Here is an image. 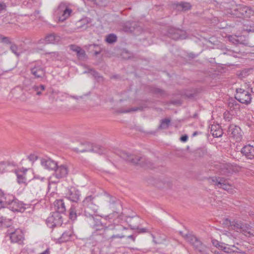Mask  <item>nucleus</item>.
I'll use <instances>...</instances> for the list:
<instances>
[{"label": "nucleus", "instance_id": "nucleus-16", "mask_svg": "<svg viewBox=\"0 0 254 254\" xmlns=\"http://www.w3.org/2000/svg\"><path fill=\"white\" fill-rule=\"evenodd\" d=\"M31 73L35 78H42L45 75V71L40 63H35L30 68Z\"/></svg>", "mask_w": 254, "mask_h": 254}, {"label": "nucleus", "instance_id": "nucleus-28", "mask_svg": "<svg viewBox=\"0 0 254 254\" xmlns=\"http://www.w3.org/2000/svg\"><path fill=\"white\" fill-rule=\"evenodd\" d=\"M211 132L213 137H219L223 134V130L219 125H212L211 127Z\"/></svg>", "mask_w": 254, "mask_h": 254}, {"label": "nucleus", "instance_id": "nucleus-12", "mask_svg": "<svg viewBox=\"0 0 254 254\" xmlns=\"http://www.w3.org/2000/svg\"><path fill=\"white\" fill-rule=\"evenodd\" d=\"M228 133L230 137L235 139L236 141H240L242 138L241 129L238 126L231 125L229 126Z\"/></svg>", "mask_w": 254, "mask_h": 254}, {"label": "nucleus", "instance_id": "nucleus-60", "mask_svg": "<svg viewBox=\"0 0 254 254\" xmlns=\"http://www.w3.org/2000/svg\"><path fill=\"white\" fill-rule=\"evenodd\" d=\"M47 54L51 55L52 57H58L59 56V53L56 52H49Z\"/></svg>", "mask_w": 254, "mask_h": 254}, {"label": "nucleus", "instance_id": "nucleus-24", "mask_svg": "<svg viewBox=\"0 0 254 254\" xmlns=\"http://www.w3.org/2000/svg\"><path fill=\"white\" fill-rule=\"evenodd\" d=\"M15 197L12 194H3L0 199V203L2 204L4 207H8L9 204L14 200Z\"/></svg>", "mask_w": 254, "mask_h": 254}, {"label": "nucleus", "instance_id": "nucleus-5", "mask_svg": "<svg viewBox=\"0 0 254 254\" xmlns=\"http://www.w3.org/2000/svg\"><path fill=\"white\" fill-rule=\"evenodd\" d=\"M45 89V86L43 85H33L31 87L28 88L25 87L23 90L20 88H17V89L22 92V94L19 98L21 100H25L27 98L29 97V95L36 92V94L38 95L41 94V92L44 90Z\"/></svg>", "mask_w": 254, "mask_h": 254}, {"label": "nucleus", "instance_id": "nucleus-47", "mask_svg": "<svg viewBox=\"0 0 254 254\" xmlns=\"http://www.w3.org/2000/svg\"><path fill=\"white\" fill-rule=\"evenodd\" d=\"M0 223H1L2 225L4 227H9L11 225V221L10 220L6 221L5 219H3L2 218L0 221Z\"/></svg>", "mask_w": 254, "mask_h": 254}, {"label": "nucleus", "instance_id": "nucleus-55", "mask_svg": "<svg viewBox=\"0 0 254 254\" xmlns=\"http://www.w3.org/2000/svg\"><path fill=\"white\" fill-rule=\"evenodd\" d=\"M109 196L110 197L109 202L110 204H114L117 202V199L116 197L111 196L110 195H109Z\"/></svg>", "mask_w": 254, "mask_h": 254}, {"label": "nucleus", "instance_id": "nucleus-63", "mask_svg": "<svg viewBox=\"0 0 254 254\" xmlns=\"http://www.w3.org/2000/svg\"><path fill=\"white\" fill-rule=\"evenodd\" d=\"M40 254H49V250L48 249L46 250H45L44 252H43V253H42Z\"/></svg>", "mask_w": 254, "mask_h": 254}, {"label": "nucleus", "instance_id": "nucleus-29", "mask_svg": "<svg viewBox=\"0 0 254 254\" xmlns=\"http://www.w3.org/2000/svg\"><path fill=\"white\" fill-rule=\"evenodd\" d=\"M27 171L26 169L21 171L20 170L15 172L17 176V182L19 184H24L26 183V179L25 177V172Z\"/></svg>", "mask_w": 254, "mask_h": 254}, {"label": "nucleus", "instance_id": "nucleus-64", "mask_svg": "<svg viewBox=\"0 0 254 254\" xmlns=\"http://www.w3.org/2000/svg\"><path fill=\"white\" fill-rule=\"evenodd\" d=\"M213 253L214 254H221L219 251H216V250H215L214 252H213Z\"/></svg>", "mask_w": 254, "mask_h": 254}, {"label": "nucleus", "instance_id": "nucleus-54", "mask_svg": "<svg viewBox=\"0 0 254 254\" xmlns=\"http://www.w3.org/2000/svg\"><path fill=\"white\" fill-rule=\"evenodd\" d=\"M81 48L79 47H78V46H73V45H71V49L75 52L76 53V54L78 52V51L80 50H81Z\"/></svg>", "mask_w": 254, "mask_h": 254}, {"label": "nucleus", "instance_id": "nucleus-37", "mask_svg": "<svg viewBox=\"0 0 254 254\" xmlns=\"http://www.w3.org/2000/svg\"><path fill=\"white\" fill-rule=\"evenodd\" d=\"M117 40V37L114 34H110L108 35L106 38V42L109 44L115 43Z\"/></svg>", "mask_w": 254, "mask_h": 254}, {"label": "nucleus", "instance_id": "nucleus-4", "mask_svg": "<svg viewBox=\"0 0 254 254\" xmlns=\"http://www.w3.org/2000/svg\"><path fill=\"white\" fill-rule=\"evenodd\" d=\"M186 240L189 242L196 251L202 254H207L208 249L202 242L195 236L191 234H186L184 236Z\"/></svg>", "mask_w": 254, "mask_h": 254}, {"label": "nucleus", "instance_id": "nucleus-18", "mask_svg": "<svg viewBox=\"0 0 254 254\" xmlns=\"http://www.w3.org/2000/svg\"><path fill=\"white\" fill-rule=\"evenodd\" d=\"M68 172L67 167L64 165H57L54 170L53 176L58 179H60L65 177Z\"/></svg>", "mask_w": 254, "mask_h": 254}, {"label": "nucleus", "instance_id": "nucleus-35", "mask_svg": "<svg viewBox=\"0 0 254 254\" xmlns=\"http://www.w3.org/2000/svg\"><path fill=\"white\" fill-rule=\"evenodd\" d=\"M209 153L207 151V149L205 148H201L197 150L196 155L199 157H203L206 156H208Z\"/></svg>", "mask_w": 254, "mask_h": 254}, {"label": "nucleus", "instance_id": "nucleus-15", "mask_svg": "<svg viewBox=\"0 0 254 254\" xmlns=\"http://www.w3.org/2000/svg\"><path fill=\"white\" fill-rule=\"evenodd\" d=\"M237 11L239 13L236 14L237 17H248L254 13L253 10L250 7L244 5H237Z\"/></svg>", "mask_w": 254, "mask_h": 254}, {"label": "nucleus", "instance_id": "nucleus-25", "mask_svg": "<svg viewBox=\"0 0 254 254\" xmlns=\"http://www.w3.org/2000/svg\"><path fill=\"white\" fill-rule=\"evenodd\" d=\"M42 184L37 180H33L29 184L30 191L34 194H37L41 190Z\"/></svg>", "mask_w": 254, "mask_h": 254}, {"label": "nucleus", "instance_id": "nucleus-9", "mask_svg": "<svg viewBox=\"0 0 254 254\" xmlns=\"http://www.w3.org/2000/svg\"><path fill=\"white\" fill-rule=\"evenodd\" d=\"M211 182L214 183V186L218 188L229 191L232 190V186L229 183V180L223 177H212L210 178Z\"/></svg>", "mask_w": 254, "mask_h": 254}, {"label": "nucleus", "instance_id": "nucleus-62", "mask_svg": "<svg viewBox=\"0 0 254 254\" xmlns=\"http://www.w3.org/2000/svg\"><path fill=\"white\" fill-rule=\"evenodd\" d=\"M127 238L128 239H131L133 242L135 241V237L133 236V235H130L127 236Z\"/></svg>", "mask_w": 254, "mask_h": 254}, {"label": "nucleus", "instance_id": "nucleus-31", "mask_svg": "<svg viewBox=\"0 0 254 254\" xmlns=\"http://www.w3.org/2000/svg\"><path fill=\"white\" fill-rule=\"evenodd\" d=\"M73 232L71 230H68L65 231L62 235L60 239L61 242H65L68 241L72 236Z\"/></svg>", "mask_w": 254, "mask_h": 254}, {"label": "nucleus", "instance_id": "nucleus-3", "mask_svg": "<svg viewBox=\"0 0 254 254\" xmlns=\"http://www.w3.org/2000/svg\"><path fill=\"white\" fill-rule=\"evenodd\" d=\"M72 150L77 153L90 152L99 154H104L106 151L105 148L101 145L88 142H81L78 147L73 148Z\"/></svg>", "mask_w": 254, "mask_h": 254}, {"label": "nucleus", "instance_id": "nucleus-34", "mask_svg": "<svg viewBox=\"0 0 254 254\" xmlns=\"http://www.w3.org/2000/svg\"><path fill=\"white\" fill-rule=\"evenodd\" d=\"M107 236H108V238L104 239V242L105 241H109L110 240V242H111L113 239H115V238L122 239L123 238H125L126 237V235L123 233L111 235V234H109V232H108L107 233Z\"/></svg>", "mask_w": 254, "mask_h": 254}, {"label": "nucleus", "instance_id": "nucleus-30", "mask_svg": "<svg viewBox=\"0 0 254 254\" xmlns=\"http://www.w3.org/2000/svg\"><path fill=\"white\" fill-rule=\"evenodd\" d=\"M69 218L71 220H75L77 215L80 214V212H77L75 205H72L69 209Z\"/></svg>", "mask_w": 254, "mask_h": 254}, {"label": "nucleus", "instance_id": "nucleus-2", "mask_svg": "<svg viewBox=\"0 0 254 254\" xmlns=\"http://www.w3.org/2000/svg\"><path fill=\"white\" fill-rule=\"evenodd\" d=\"M118 155L125 161L132 164H139L142 166L151 167L152 163L145 157L141 156L130 154L124 151H119Z\"/></svg>", "mask_w": 254, "mask_h": 254}, {"label": "nucleus", "instance_id": "nucleus-22", "mask_svg": "<svg viewBox=\"0 0 254 254\" xmlns=\"http://www.w3.org/2000/svg\"><path fill=\"white\" fill-rule=\"evenodd\" d=\"M54 212L65 215L66 211L65 206L63 199L56 200L54 203Z\"/></svg>", "mask_w": 254, "mask_h": 254}, {"label": "nucleus", "instance_id": "nucleus-21", "mask_svg": "<svg viewBox=\"0 0 254 254\" xmlns=\"http://www.w3.org/2000/svg\"><path fill=\"white\" fill-rule=\"evenodd\" d=\"M98 206L94 203H89L84 207V214L86 218L90 217L96 215Z\"/></svg>", "mask_w": 254, "mask_h": 254}, {"label": "nucleus", "instance_id": "nucleus-11", "mask_svg": "<svg viewBox=\"0 0 254 254\" xmlns=\"http://www.w3.org/2000/svg\"><path fill=\"white\" fill-rule=\"evenodd\" d=\"M167 35L175 40L185 39L186 37V33L185 31L174 27L168 28Z\"/></svg>", "mask_w": 254, "mask_h": 254}, {"label": "nucleus", "instance_id": "nucleus-43", "mask_svg": "<svg viewBox=\"0 0 254 254\" xmlns=\"http://www.w3.org/2000/svg\"><path fill=\"white\" fill-rule=\"evenodd\" d=\"M93 197L92 195L86 197L82 201L83 206L85 207V206L89 205V203H93Z\"/></svg>", "mask_w": 254, "mask_h": 254}, {"label": "nucleus", "instance_id": "nucleus-10", "mask_svg": "<svg viewBox=\"0 0 254 254\" xmlns=\"http://www.w3.org/2000/svg\"><path fill=\"white\" fill-rule=\"evenodd\" d=\"M7 236L9 237L12 243H20L23 238V234L19 229L14 230L12 228L8 229L7 231Z\"/></svg>", "mask_w": 254, "mask_h": 254}, {"label": "nucleus", "instance_id": "nucleus-53", "mask_svg": "<svg viewBox=\"0 0 254 254\" xmlns=\"http://www.w3.org/2000/svg\"><path fill=\"white\" fill-rule=\"evenodd\" d=\"M224 118L226 121L228 122L230 121L232 119L230 115L228 113H225L224 114Z\"/></svg>", "mask_w": 254, "mask_h": 254}, {"label": "nucleus", "instance_id": "nucleus-45", "mask_svg": "<svg viewBox=\"0 0 254 254\" xmlns=\"http://www.w3.org/2000/svg\"><path fill=\"white\" fill-rule=\"evenodd\" d=\"M180 6L185 10H188L190 8L191 5L189 3L182 2L179 4Z\"/></svg>", "mask_w": 254, "mask_h": 254}, {"label": "nucleus", "instance_id": "nucleus-59", "mask_svg": "<svg viewBox=\"0 0 254 254\" xmlns=\"http://www.w3.org/2000/svg\"><path fill=\"white\" fill-rule=\"evenodd\" d=\"M6 8V5L4 3H0V12H1L3 10L5 9Z\"/></svg>", "mask_w": 254, "mask_h": 254}, {"label": "nucleus", "instance_id": "nucleus-20", "mask_svg": "<svg viewBox=\"0 0 254 254\" xmlns=\"http://www.w3.org/2000/svg\"><path fill=\"white\" fill-rule=\"evenodd\" d=\"M41 165L45 168L49 170H55L57 167V163L50 158H42L41 159Z\"/></svg>", "mask_w": 254, "mask_h": 254}, {"label": "nucleus", "instance_id": "nucleus-8", "mask_svg": "<svg viewBox=\"0 0 254 254\" xmlns=\"http://www.w3.org/2000/svg\"><path fill=\"white\" fill-rule=\"evenodd\" d=\"M235 98L242 104H250L252 101V95L248 91L242 88L236 89Z\"/></svg>", "mask_w": 254, "mask_h": 254}, {"label": "nucleus", "instance_id": "nucleus-40", "mask_svg": "<svg viewBox=\"0 0 254 254\" xmlns=\"http://www.w3.org/2000/svg\"><path fill=\"white\" fill-rule=\"evenodd\" d=\"M170 120L168 119H165L161 121V123L159 126V128H162V129H166L169 126V124L170 123Z\"/></svg>", "mask_w": 254, "mask_h": 254}, {"label": "nucleus", "instance_id": "nucleus-39", "mask_svg": "<svg viewBox=\"0 0 254 254\" xmlns=\"http://www.w3.org/2000/svg\"><path fill=\"white\" fill-rule=\"evenodd\" d=\"M143 107L140 106L138 107L131 108L128 110L120 109L119 112L122 113H127L131 112H136L137 111H142Z\"/></svg>", "mask_w": 254, "mask_h": 254}, {"label": "nucleus", "instance_id": "nucleus-58", "mask_svg": "<svg viewBox=\"0 0 254 254\" xmlns=\"http://www.w3.org/2000/svg\"><path fill=\"white\" fill-rule=\"evenodd\" d=\"M188 139V136L187 135H183L181 137L180 139L183 142H186Z\"/></svg>", "mask_w": 254, "mask_h": 254}, {"label": "nucleus", "instance_id": "nucleus-19", "mask_svg": "<svg viewBox=\"0 0 254 254\" xmlns=\"http://www.w3.org/2000/svg\"><path fill=\"white\" fill-rule=\"evenodd\" d=\"M25 204H24L21 201H19L17 199L15 198L9 205L7 207L8 209L12 211H24L25 209Z\"/></svg>", "mask_w": 254, "mask_h": 254}, {"label": "nucleus", "instance_id": "nucleus-17", "mask_svg": "<svg viewBox=\"0 0 254 254\" xmlns=\"http://www.w3.org/2000/svg\"><path fill=\"white\" fill-rule=\"evenodd\" d=\"M241 153L247 159L254 160V146L251 144L245 145L241 148Z\"/></svg>", "mask_w": 254, "mask_h": 254}, {"label": "nucleus", "instance_id": "nucleus-56", "mask_svg": "<svg viewBox=\"0 0 254 254\" xmlns=\"http://www.w3.org/2000/svg\"><path fill=\"white\" fill-rule=\"evenodd\" d=\"M250 71V69H244L241 71V75L244 77L245 76H247L248 73V72Z\"/></svg>", "mask_w": 254, "mask_h": 254}, {"label": "nucleus", "instance_id": "nucleus-33", "mask_svg": "<svg viewBox=\"0 0 254 254\" xmlns=\"http://www.w3.org/2000/svg\"><path fill=\"white\" fill-rule=\"evenodd\" d=\"M230 226L233 230L235 231L240 232L241 231V228L242 226V223L241 221H233L230 222Z\"/></svg>", "mask_w": 254, "mask_h": 254}, {"label": "nucleus", "instance_id": "nucleus-50", "mask_svg": "<svg viewBox=\"0 0 254 254\" xmlns=\"http://www.w3.org/2000/svg\"><path fill=\"white\" fill-rule=\"evenodd\" d=\"M132 229H136L139 233H144L149 232V229L146 228H139L138 227L133 228Z\"/></svg>", "mask_w": 254, "mask_h": 254}, {"label": "nucleus", "instance_id": "nucleus-7", "mask_svg": "<svg viewBox=\"0 0 254 254\" xmlns=\"http://www.w3.org/2000/svg\"><path fill=\"white\" fill-rule=\"evenodd\" d=\"M63 214L54 211L46 219L47 225L51 228L61 226L63 223Z\"/></svg>", "mask_w": 254, "mask_h": 254}, {"label": "nucleus", "instance_id": "nucleus-14", "mask_svg": "<svg viewBox=\"0 0 254 254\" xmlns=\"http://www.w3.org/2000/svg\"><path fill=\"white\" fill-rule=\"evenodd\" d=\"M221 251L229 254H246L245 252L237 247L235 243L233 244L224 243Z\"/></svg>", "mask_w": 254, "mask_h": 254}, {"label": "nucleus", "instance_id": "nucleus-1", "mask_svg": "<svg viewBox=\"0 0 254 254\" xmlns=\"http://www.w3.org/2000/svg\"><path fill=\"white\" fill-rule=\"evenodd\" d=\"M87 222L93 229L92 235L90 237V240L95 241L96 243L104 242V239L108 238L107 233L112 230L118 229L121 231H126L127 229L122 226H117L119 228L115 226L107 227L103 224L99 216L95 215L87 218Z\"/></svg>", "mask_w": 254, "mask_h": 254}, {"label": "nucleus", "instance_id": "nucleus-26", "mask_svg": "<svg viewBox=\"0 0 254 254\" xmlns=\"http://www.w3.org/2000/svg\"><path fill=\"white\" fill-rule=\"evenodd\" d=\"M137 26V24L135 22L128 21L124 23L123 29L126 32H132Z\"/></svg>", "mask_w": 254, "mask_h": 254}, {"label": "nucleus", "instance_id": "nucleus-49", "mask_svg": "<svg viewBox=\"0 0 254 254\" xmlns=\"http://www.w3.org/2000/svg\"><path fill=\"white\" fill-rule=\"evenodd\" d=\"M90 73L91 74H92L93 76H94L95 77H98L99 73L98 72L95 71V70L93 69H89L88 71H84V73Z\"/></svg>", "mask_w": 254, "mask_h": 254}, {"label": "nucleus", "instance_id": "nucleus-27", "mask_svg": "<svg viewBox=\"0 0 254 254\" xmlns=\"http://www.w3.org/2000/svg\"><path fill=\"white\" fill-rule=\"evenodd\" d=\"M85 47L90 53H93L95 56H97L100 54L102 51L100 46L95 44L88 45L86 46Z\"/></svg>", "mask_w": 254, "mask_h": 254}, {"label": "nucleus", "instance_id": "nucleus-44", "mask_svg": "<svg viewBox=\"0 0 254 254\" xmlns=\"http://www.w3.org/2000/svg\"><path fill=\"white\" fill-rule=\"evenodd\" d=\"M228 39L230 42L234 44H241L236 36L230 35L228 37Z\"/></svg>", "mask_w": 254, "mask_h": 254}, {"label": "nucleus", "instance_id": "nucleus-48", "mask_svg": "<svg viewBox=\"0 0 254 254\" xmlns=\"http://www.w3.org/2000/svg\"><path fill=\"white\" fill-rule=\"evenodd\" d=\"M153 92L156 94L161 96L165 94V91L162 89L158 88H154L153 90Z\"/></svg>", "mask_w": 254, "mask_h": 254}, {"label": "nucleus", "instance_id": "nucleus-38", "mask_svg": "<svg viewBox=\"0 0 254 254\" xmlns=\"http://www.w3.org/2000/svg\"><path fill=\"white\" fill-rule=\"evenodd\" d=\"M10 50L12 53H13L17 57H19L20 55V53L18 52V46L14 43H12L10 46Z\"/></svg>", "mask_w": 254, "mask_h": 254}, {"label": "nucleus", "instance_id": "nucleus-36", "mask_svg": "<svg viewBox=\"0 0 254 254\" xmlns=\"http://www.w3.org/2000/svg\"><path fill=\"white\" fill-rule=\"evenodd\" d=\"M251 228H250V226L249 225L247 224H244L242 223V226L241 228V231L240 232L241 233H248L250 234V235H252L253 236H254L252 234V233L251 232Z\"/></svg>", "mask_w": 254, "mask_h": 254}, {"label": "nucleus", "instance_id": "nucleus-32", "mask_svg": "<svg viewBox=\"0 0 254 254\" xmlns=\"http://www.w3.org/2000/svg\"><path fill=\"white\" fill-rule=\"evenodd\" d=\"M11 164L8 162H0V173H3L5 172L10 171Z\"/></svg>", "mask_w": 254, "mask_h": 254}, {"label": "nucleus", "instance_id": "nucleus-23", "mask_svg": "<svg viewBox=\"0 0 254 254\" xmlns=\"http://www.w3.org/2000/svg\"><path fill=\"white\" fill-rule=\"evenodd\" d=\"M45 41L47 44H57L61 40V37L57 34L52 33L47 35L44 40H41L40 41Z\"/></svg>", "mask_w": 254, "mask_h": 254}, {"label": "nucleus", "instance_id": "nucleus-61", "mask_svg": "<svg viewBox=\"0 0 254 254\" xmlns=\"http://www.w3.org/2000/svg\"><path fill=\"white\" fill-rule=\"evenodd\" d=\"M232 14L236 16V14L239 13V11H237V7L235 8L232 11Z\"/></svg>", "mask_w": 254, "mask_h": 254}, {"label": "nucleus", "instance_id": "nucleus-51", "mask_svg": "<svg viewBox=\"0 0 254 254\" xmlns=\"http://www.w3.org/2000/svg\"><path fill=\"white\" fill-rule=\"evenodd\" d=\"M245 30L248 32H254V24H250Z\"/></svg>", "mask_w": 254, "mask_h": 254}, {"label": "nucleus", "instance_id": "nucleus-6", "mask_svg": "<svg viewBox=\"0 0 254 254\" xmlns=\"http://www.w3.org/2000/svg\"><path fill=\"white\" fill-rule=\"evenodd\" d=\"M71 12L72 10L67 7L66 4L62 2L55 10V15L59 21L63 22L70 16Z\"/></svg>", "mask_w": 254, "mask_h": 254}, {"label": "nucleus", "instance_id": "nucleus-52", "mask_svg": "<svg viewBox=\"0 0 254 254\" xmlns=\"http://www.w3.org/2000/svg\"><path fill=\"white\" fill-rule=\"evenodd\" d=\"M28 158L30 161L34 162L37 159V156L34 154H30L28 156Z\"/></svg>", "mask_w": 254, "mask_h": 254}, {"label": "nucleus", "instance_id": "nucleus-57", "mask_svg": "<svg viewBox=\"0 0 254 254\" xmlns=\"http://www.w3.org/2000/svg\"><path fill=\"white\" fill-rule=\"evenodd\" d=\"M188 57L190 59H193L197 56V55H195L192 53H190L188 54Z\"/></svg>", "mask_w": 254, "mask_h": 254}, {"label": "nucleus", "instance_id": "nucleus-41", "mask_svg": "<svg viewBox=\"0 0 254 254\" xmlns=\"http://www.w3.org/2000/svg\"><path fill=\"white\" fill-rule=\"evenodd\" d=\"M0 42L8 45H11L13 43L11 42L10 38L4 36L2 35H0Z\"/></svg>", "mask_w": 254, "mask_h": 254}, {"label": "nucleus", "instance_id": "nucleus-46", "mask_svg": "<svg viewBox=\"0 0 254 254\" xmlns=\"http://www.w3.org/2000/svg\"><path fill=\"white\" fill-rule=\"evenodd\" d=\"M77 56L79 59H84L86 58V54L85 51L81 49L77 53Z\"/></svg>", "mask_w": 254, "mask_h": 254}, {"label": "nucleus", "instance_id": "nucleus-42", "mask_svg": "<svg viewBox=\"0 0 254 254\" xmlns=\"http://www.w3.org/2000/svg\"><path fill=\"white\" fill-rule=\"evenodd\" d=\"M211 243L214 247H216V248L221 251L224 244V243L220 242L218 241L213 239L211 240Z\"/></svg>", "mask_w": 254, "mask_h": 254}, {"label": "nucleus", "instance_id": "nucleus-13", "mask_svg": "<svg viewBox=\"0 0 254 254\" xmlns=\"http://www.w3.org/2000/svg\"><path fill=\"white\" fill-rule=\"evenodd\" d=\"M81 194L79 190L74 187L68 188L65 192L66 197L70 201L77 202L79 200Z\"/></svg>", "mask_w": 254, "mask_h": 254}]
</instances>
